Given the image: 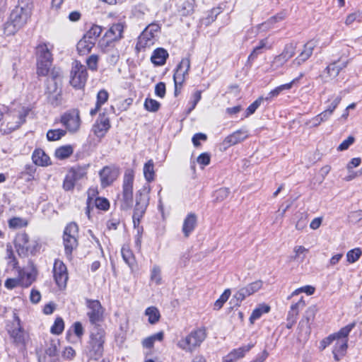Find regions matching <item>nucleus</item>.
<instances>
[{
	"instance_id": "nucleus-1",
	"label": "nucleus",
	"mask_w": 362,
	"mask_h": 362,
	"mask_svg": "<svg viewBox=\"0 0 362 362\" xmlns=\"http://www.w3.org/2000/svg\"><path fill=\"white\" fill-rule=\"evenodd\" d=\"M206 336L207 334L205 328L199 327L192 329L187 335L182 336L176 345L182 351L187 353H192L200 347Z\"/></svg>"
},
{
	"instance_id": "nucleus-2",
	"label": "nucleus",
	"mask_w": 362,
	"mask_h": 362,
	"mask_svg": "<svg viewBox=\"0 0 362 362\" xmlns=\"http://www.w3.org/2000/svg\"><path fill=\"white\" fill-rule=\"evenodd\" d=\"M6 329L12 343L16 346L25 349L30 336L21 326L20 318L16 315H14L13 321L7 325Z\"/></svg>"
},
{
	"instance_id": "nucleus-3",
	"label": "nucleus",
	"mask_w": 362,
	"mask_h": 362,
	"mask_svg": "<svg viewBox=\"0 0 362 362\" xmlns=\"http://www.w3.org/2000/svg\"><path fill=\"white\" fill-rule=\"evenodd\" d=\"M15 246L20 255L35 254L40 250V245L35 240H30L25 233H19L15 239Z\"/></svg>"
},
{
	"instance_id": "nucleus-4",
	"label": "nucleus",
	"mask_w": 362,
	"mask_h": 362,
	"mask_svg": "<svg viewBox=\"0 0 362 362\" xmlns=\"http://www.w3.org/2000/svg\"><path fill=\"white\" fill-rule=\"evenodd\" d=\"M134 177L133 170L128 169L125 171L121 199V208L123 209H129L132 204Z\"/></svg>"
},
{
	"instance_id": "nucleus-5",
	"label": "nucleus",
	"mask_w": 362,
	"mask_h": 362,
	"mask_svg": "<svg viewBox=\"0 0 362 362\" xmlns=\"http://www.w3.org/2000/svg\"><path fill=\"white\" fill-rule=\"evenodd\" d=\"M160 30L159 24L156 23L149 24L139 35L136 43V49L140 50L153 45Z\"/></svg>"
},
{
	"instance_id": "nucleus-6",
	"label": "nucleus",
	"mask_w": 362,
	"mask_h": 362,
	"mask_svg": "<svg viewBox=\"0 0 362 362\" xmlns=\"http://www.w3.org/2000/svg\"><path fill=\"white\" fill-rule=\"evenodd\" d=\"M78 226L75 223L68 224L64 230L63 242L65 253L68 257L71 255L73 250L76 249L78 245Z\"/></svg>"
},
{
	"instance_id": "nucleus-7",
	"label": "nucleus",
	"mask_w": 362,
	"mask_h": 362,
	"mask_svg": "<svg viewBox=\"0 0 362 362\" xmlns=\"http://www.w3.org/2000/svg\"><path fill=\"white\" fill-rule=\"evenodd\" d=\"M88 73L84 65L79 62L75 61L72 64L71 71V85L75 88H83L87 81Z\"/></svg>"
},
{
	"instance_id": "nucleus-8",
	"label": "nucleus",
	"mask_w": 362,
	"mask_h": 362,
	"mask_svg": "<svg viewBox=\"0 0 362 362\" xmlns=\"http://www.w3.org/2000/svg\"><path fill=\"white\" fill-rule=\"evenodd\" d=\"M33 6L31 4L19 3L11 12L9 18L17 23L18 25L23 27L31 16Z\"/></svg>"
},
{
	"instance_id": "nucleus-9",
	"label": "nucleus",
	"mask_w": 362,
	"mask_h": 362,
	"mask_svg": "<svg viewBox=\"0 0 362 362\" xmlns=\"http://www.w3.org/2000/svg\"><path fill=\"white\" fill-rule=\"evenodd\" d=\"M105 332L103 330L97 329L95 332H92L90 340L89 354L91 358H99L103 351Z\"/></svg>"
},
{
	"instance_id": "nucleus-10",
	"label": "nucleus",
	"mask_w": 362,
	"mask_h": 362,
	"mask_svg": "<svg viewBox=\"0 0 362 362\" xmlns=\"http://www.w3.org/2000/svg\"><path fill=\"white\" fill-rule=\"evenodd\" d=\"M87 316L91 324H97L103 320L104 308L98 300L86 299Z\"/></svg>"
},
{
	"instance_id": "nucleus-11",
	"label": "nucleus",
	"mask_w": 362,
	"mask_h": 362,
	"mask_svg": "<svg viewBox=\"0 0 362 362\" xmlns=\"http://www.w3.org/2000/svg\"><path fill=\"white\" fill-rule=\"evenodd\" d=\"M53 275L57 285L59 288H64L69 279L66 265L59 259H56L54 263Z\"/></svg>"
},
{
	"instance_id": "nucleus-12",
	"label": "nucleus",
	"mask_w": 362,
	"mask_h": 362,
	"mask_svg": "<svg viewBox=\"0 0 362 362\" xmlns=\"http://www.w3.org/2000/svg\"><path fill=\"white\" fill-rule=\"evenodd\" d=\"M99 47L102 52L105 54V60L109 66H115L118 62L120 54L117 48L114 44H107L106 41L100 40Z\"/></svg>"
},
{
	"instance_id": "nucleus-13",
	"label": "nucleus",
	"mask_w": 362,
	"mask_h": 362,
	"mask_svg": "<svg viewBox=\"0 0 362 362\" xmlns=\"http://www.w3.org/2000/svg\"><path fill=\"white\" fill-rule=\"evenodd\" d=\"M61 122L70 132H76L81 125L79 112L77 110H72L64 113L61 117Z\"/></svg>"
},
{
	"instance_id": "nucleus-14",
	"label": "nucleus",
	"mask_w": 362,
	"mask_h": 362,
	"mask_svg": "<svg viewBox=\"0 0 362 362\" xmlns=\"http://www.w3.org/2000/svg\"><path fill=\"white\" fill-rule=\"evenodd\" d=\"M190 69V60L189 58H183L177 65L175 72L173 75L175 90V94L177 95V85H182L185 80L186 76Z\"/></svg>"
},
{
	"instance_id": "nucleus-15",
	"label": "nucleus",
	"mask_w": 362,
	"mask_h": 362,
	"mask_svg": "<svg viewBox=\"0 0 362 362\" xmlns=\"http://www.w3.org/2000/svg\"><path fill=\"white\" fill-rule=\"evenodd\" d=\"M111 127L110 119L105 114H100L92 127V132L98 138H103Z\"/></svg>"
},
{
	"instance_id": "nucleus-16",
	"label": "nucleus",
	"mask_w": 362,
	"mask_h": 362,
	"mask_svg": "<svg viewBox=\"0 0 362 362\" xmlns=\"http://www.w3.org/2000/svg\"><path fill=\"white\" fill-rule=\"evenodd\" d=\"M60 343L57 339H51L46 343L43 362H58Z\"/></svg>"
},
{
	"instance_id": "nucleus-17",
	"label": "nucleus",
	"mask_w": 362,
	"mask_h": 362,
	"mask_svg": "<svg viewBox=\"0 0 362 362\" xmlns=\"http://www.w3.org/2000/svg\"><path fill=\"white\" fill-rule=\"evenodd\" d=\"M119 173V170L115 167H104L99 173L103 187L110 185L117 178Z\"/></svg>"
},
{
	"instance_id": "nucleus-18",
	"label": "nucleus",
	"mask_w": 362,
	"mask_h": 362,
	"mask_svg": "<svg viewBox=\"0 0 362 362\" xmlns=\"http://www.w3.org/2000/svg\"><path fill=\"white\" fill-rule=\"evenodd\" d=\"M124 28V25L122 23L113 24L100 40L106 41L107 44H113L115 41L119 40L122 37Z\"/></svg>"
},
{
	"instance_id": "nucleus-19",
	"label": "nucleus",
	"mask_w": 362,
	"mask_h": 362,
	"mask_svg": "<svg viewBox=\"0 0 362 362\" xmlns=\"http://www.w3.org/2000/svg\"><path fill=\"white\" fill-rule=\"evenodd\" d=\"M197 226V216L193 212L189 213L184 218L182 227V232L185 238H188L195 230Z\"/></svg>"
},
{
	"instance_id": "nucleus-20",
	"label": "nucleus",
	"mask_w": 362,
	"mask_h": 362,
	"mask_svg": "<svg viewBox=\"0 0 362 362\" xmlns=\"http://www.w3.org/2000/svg\"><path fill=\"white\" fill-rule=\"evenodd\" d=\"M316 42L310 40L308 42L303 46V49L301 51L300 54L293 60V63L298 66H300L305 62L312 55L313 52L316 47Z\"/></svg>"
},
{
	"instance_id": "nucleus-21",
	"label": "nucleus",
	"mask_w": 362,
	"mask_h": 362,
	"mask_svg": "<svg viewBox=\"0 0 362 362\" xmlns=\"http://www.w3.org/2000/svg\"><path fill=\"white\" fill-rule=\"evenodd\" d=\"M253 346V344H247L233 349L223 358V362H235L237 360L244 357L245 354L248 352Z\"/></svg>"
},
{
	"instance_id": "nucleus-22",
	"label": "nucleus",
	"mask_w": 362,
	"mask_h": 362,
	"mask_svg": "<svg viewBox=\"0 0 362 362\" xmlns=\"http://www.w3.org/2000/svg\"><path fill=\"white\" fill-rule=\"evenodd\" d=\"M248 137L247 131L239 129L228 136L223 141V144L228 146L235 145Z\"/></svg>"
},
{
	"instance_id": "nucleus-23",
	"label": "nucleus",
	"mask_w": 362,
	"mask_h": 362,
	"mask_svg": "<svg viewBox=\"0 0 362 362\" xmlns=\"http://www.w3.org/2000/svg\"><path fill=\"white\" fill-rule=\"evenodd\" d=\"M296 46L293 43L286 45L283 52L274 59V62L281 65L284 64L288 59L292 58L296 54Z\"/></svg>"
},
{
	"instance_id": "nucleus-24",
	"label": "nucleus",
	"mask_w": 362,
	"mask_h": 362,
	"mask_svg": "<svg viewBox=\"0 0 362 362\" xmlns=\"http://www.w3.org/2000/svg\"><path fill=\"white\" fill-rule=\"evenodd\" d=\"M336 343L334 346L332 353L335 361H340L345 356L348 347V339L335 340Z\"/></svg>"
},
{
	"instance_id": "nucleus-25",
	"label": "nucleus",
	"mask_w": 362,
	"mask_h": 362,
	"mask_svg": "<svg viewBox=\"0 0 362 362\" xmlns=\"http://www.w3.org/2000/svg\"><path fill=\"white\" fill-rule=\"evenodd\" d=\"M168 57V52L163 48H157L153 52L151 60L153 64L157 66L163 65Z\"/></svg>"
},
{
	"instance_id": "nucleus-26",
	"label": "nucleus",
	"mask_w": 362,
	"mask_h": 362,
	"mask_svg": "<svg viewBox=\"0 0 362 362\" xmlns=\"http://www.w3.org/2000/svg\"><path fill=\"white\" fill-rule=\"evenodd\" d=\"M33 162L40 166H46L50 164L49 157L42 149H36L32 156Z\"/></svg>"
},
{
	"instance_id": "nucleus-27",
	"label": "nucleus",
	"mask_w": 362,
	"mask_h": 362,
	"mask_svg": "<svg viewBox=\"0 0 362 362\" xmlns=\"http://www.w3.org/2000/svg\"><path fill=\"white\" fill-rule=\"evenodd\" d=\"M37 60L52 61V54L47 43H40L36 47Z\"/></svg>"
},
{
	"instance_id": "nucleus-28",
	"label": "nucleus",
	"mask_w": 362,
	"mask_h": 362,
	"mask_svg": "<svg viewBox=\"0 0 362 362\" xmlns=\"http://www.w3.org/2000/svg\"><path fill=\"white\" fill-rule=\"evenodd\" d=\"M346 64L347 62H334L327 66L326 71L330 78H334L346 66Z\"/></svg>"
},
{
	"instance_id": "nucleus-29",
	"label": "nucleus",
	"mask_w": 362,
	"mask_h": 362,
	"mask_svg": "<svg viewBox=\"0 0 362 362\" xmlns=\"http://www.w3.org/2000/svg\"><path fill=\"white\" fill-rule=\"evenodd\" d=\"M121 252L125 263L127 264L132 269H133L136 265V259L132 251L129 249V247L128 245H124L122 247Z\"/></svg>"
},
{
	"instance_id": "nucleus-30",
	"label": "nucleus",
	"mask_w": 362,
	"mask_h": 362,
	"mask_svg": "<svg viewBox=\"0 0 362 362\" xmlns=\"http://www.w3.org/2000/svg\"><path fill=\"white\" fill-rule=\"evenodd\" d=\"M88 167L89 165L74 166L69 170L68 173L78 181L86 175Z\"/></svg>"
},
{
	"instance_id": "nucleus-31",
	"label": "nucleus",
	"mask_w": 362,
	"mask_h": 362,
	"mask_svg": "<svg viewBox=\"0 0 362 362\" xmlns=\"http://www.w3.org/2000/svg\"><path fill=\"white\" fill-rule=\"evenodd\" d=\"M95 44L86 37H83L77 44V50L80 54H86L89 53Z\"/></svg>"
},
{
	"instance_id": "nucleus-32",
	"label": "nucleus",
	"mask_w": 362,
	"mask_h": 362,
	"mask_svg": "<svg viewBox=\"0 0 362 362\" xmlns=\"http://www.w3.org/2000/svg\"><path fill=\"white\" fill-rule=\"evenodd\" d=\"M52 61L50 60H37V74L39 76H47L52 66Z\"/></svg>"
},
{
	"instance_id": "nucleus-33",
	"label": "nucleus",
	"mask_w": 362,
	"mask_h": 362,
	"mask_svg": "<svg viewBox=\"0 0 362 362\" xmlns=\"http://www.w3.org/2000/svg\"><path fill=\"white\" fill-rule=\"evenodd\" d=\"M308 252V249L302 245H297L293 247L294 255L291 258L294 261L303 262Z\"/></svg>"
},
{
	"instance_id": "nucleus-34",
	"label": "nucleus",
	"mask_w": 362,
	"mask_h": 362,
	"mask_svg": "<svg viewBox=\"0 0 362 362\" xmlns=\"http://www.w3.org/2000/svg\"><path fill=\"white\" fill-rule=\"evenodd\" d=\"M270 310V307L266 304H261L257 308H256L252 313L250 317V321L252 324L254 322L259 319L262 314L267 313Z\"/></svg>"
},
{
	"instance_id": "nucleus-35",
	"label": "nucleus",
	"mask_w": 362,
	"mask_h": 362,
	"mask_svg": "<svg viewBox=\"0 0 362 362\" xmlns=\"http://www.w3.org/2000/svg\"><path fill=\"white\" fill-rule=\"evenodd\" d=\"M356 323L352 322L351 324L347 325L346 326L340 329V330L332 334L334 339L335 340L338 339H348V336L350 332L355 327Z\"/></svg>"
},
{
	"instance_id": "nucleus-36",
	"label": "nucleus",
	"mask_w": 362,
	"mask_h": 362,
	"mask_svg": "<svg viewBox=\"0 0 362 362\" xmlns=\"http://www.w3.org/2000/svg\"><path fill=\"white\" fill-rule=\"evenodd\" d=\"M145 315L148 316V321L151 325H154L158 322L160 317L158 309L154 306L148 307L146 308Z\"/></svg>"
},
{
	"instance_id": "nucleus-37",
	"label": "nucleus",
	"mask_w": 362,
	"mask_h": 362,
	"mask_svg": "<svg viewBox=\"0 0 362 362\" xmlns=\"http://www.w3.org/2000/svg\"><path fill=\"white\" fill-rule=\"evenodd\" d=\"M144 175L147 182H151L154 180V163L152 160H149L144 164Z\"/></svg>"
},
{
	"instance_id": "nucleus-38",
	"label": "nucleus",
	"mask_w": 362,
	"mask_h": 362,
	"mask_svg": "<svg viewBox=\"0 0 362 362\" xmlns=\"http://www.w3.org/2000/svg\"><path fill=\"white\" fill-rule=\"evenodd\" d=\"M163 332H159L155 334H153L144 339L142 341V345L145 348L151 349L153 346L154 342L156 341H161L163 339Z\"/></svg>"
},
{
	"instance_id": "nucleus-39",
	"label": "nucleus",
	"mask_w": 362,
	"mask_h": 362,
	"mask_svg": "<svg viewBox=\"0 0 362 362\" xmlns=\"http://www.w3.org/2000/svg\"><path fill=\"white\" fill-rule=\"evenodd\" d=\"M102 33V28L99 25H93L88 31L84 35L86 39L90 40L91 42L96 43L98 37Z\"/></svg>"
},
{
	"instance_id": "nucleus-40",
	"label": "nucleus",
	"mask_w": 362,
	"mask_h": 362,
	"mask_svg": "<svg viewBox=\"0 0 362 362\" xmlns=\"http://www.w3.org/2000/svg\"><path fill=\"white\" fill-rule=\"evenodd\" d=\"M25 115H18L16 117H13L12 120L7 121V127L9 131H13L18 129L24 122Z\"/></svg>"
},
{
	"instance_id": "nucleus-41",
	"label": "nucleus",
	"mask_w": 362,
	"mask_h": 362,
	"mask_svg": "<svg viewBox=\"0 0 362 362\" xmlns=\"http://www.w3.org/2000/svg\"><path fill=\"white\" fill-rule=\"evenodd\" d=\"M291 89V84H283L281 85L276 88H275L274 90H271L267 95L264 98V100L269 101L272 100L274 98L277 97L283 90H289Z\"/></svg>"
},
{
	"instance_id": "nucleus-42",
	"label": "nucleus",
	"mask_w": 362,
	"mask_h": 362,
	"mask_svg": "<svg viewBox=\"0 0 362 362\" xmlns=\"http://www.w3.org/2000/svg\"><path fill=\"white\" fill-rule=\"evenodd\" d=\"M73 153V148L71 146H63L56 149L55 156L59 159H64Z\"/></svg>"
},
{
	"instance_id": "nucleus-43",
	"label": "nucleus",
	"mask_w": 362,
	"mask_h": 362,
	"mask_svg": "<svg viewBox=\"0 0 362 362\" xmlns=\"http://www.w3.org/2000/svg\"><path fill=\"white\" fill-rule=\"evenodd\" d=\"M21 28L22 27L18 25L17 23H15L14 21L9 18L8 21L4 24V32L6 35H13Z\"/></svg>"
},
{
	"instance_id": "nucleus-44",
	"label": "nucleus",
	"mask_w": 362,
	"mask_h": 362,
	"mask_svg": "<svg viewBox=\"0 0 362 362\" xmlns=\"http://www.w3.org/2000/svg\"><path fill=\"white\" fill-rule=\"evenodd\" d=\"M21 286L24 287L30 286L35 281V276L31 273H25L23 271H19Z\"/></svg>"
},
{
	"instance_id": "nucleus-45",
	"label": "nucleus",
	"mask_w": 362,
	"mask_h": 362,
	"mask_svg": "<svg viewBox=\"0 0 362 362\" xmlns=\"http://www.w3.org/2000/svg\"><path fill=\"white\" fill-rule=\"evenodd\" d=\"M148 205V204H141V203H138V202L136 203V205L134 207V214H133V219H134V224L136 223V221L139 222L140 218L144 214Z\"/></svg>"
},
{
	"instance_id": "nucleus-46",
	"label": "nucleus",
	"mask_w": 362,
	"mask_h": 362,
	"mask_svg": "<svg viewBox=\"0 0 362 362\" xmlns=\"http://www.w3.org/2000/svg\"><path fill=\"white\" fill-rule=\"evenodd\" d=\"M230 289H226L224 292L221 295L219 298L216 300V302L214 304V310H220L224 303L228 300L230 296Z\"/></svg>"
},
{
	"instance_id": "nucleus-47",
	"label": "nucleus",
	"mask_w": 362,
	"mask_h": 362,
	"mask_svg": "<svg viewBox=\"0 0 362 362\" xmlns=\"http://www.w3.org/2000/svg\"><path fill=\"white\" fill-rule=\"evenodd\" d=\"M62 90H58L54 93L47 94L48 102L53 106H58L61 105L62 101Z\"/></svg>"
},
{
	"instance_id": "nucleus-48",
	"label": "nucleus",
	"mask_w": 362,
	"mask_h": 362,
	"mask_svg": "<svg viewBox=\"0 0 362 362\" xmlns=\"http://www.w3.org/2000/svg\"><path fill=\"white\" fill-rule=\"evenodd\" d=\"M230 190L228 188L222 187L214 193V202H221L225 200L229 195Z\"/></svg>"
},
{
	"instance_id": "nucleus-49",
	"label": "nucleus",
	"mask_w": 362,
	"mask_h": 362,
	"mask_svg": "<svg viewBox=\"0 0 362 362\" xmlns=\"http://www.w3.org/2000/svg\"><path fill=\"white\" fill-rule=\"evenodd\" d=\"M310 322L305 321V320H300L298 324V329L300 332V336H303L305 338H307L311 332V327H310Z\"/></svg>"
},
{
	"instance_id": "nucleus-50",
	"label": "nucleus",
	"mask_w": 362,
	"mask_h": 362,
	"mask_svg": "<svg viewBox=\"0 0 362 362\" xmlns=\"http://www.w3.org/2000/svg\"><path fill=\"white\" fill-rule=\"evenodd\" d=\"M66 134V131L57 129H50L47 133V138L49 141H57Z\"/></svg>"
},
{
	"instance_id": "nucleus-51",
	"label": "nucleus",
	"mask_w": 362,
	"mask_h": 362,
	"mask_svg": "<svg viewBox=\"0 0 362 362\" xmlns=\"http://www.w3.org/2000/svg\"><path fill=\"white\" fill-rule=\"evenodd\" d=\"M250 293L245 287L240 288L233 296V300H235L236 305H240V303L244 300L247 297L250 296Z\"/></svg>"
},
{
	"instance_id": "nucleus-52",
	"label": "nucleus",
	"mask_w": 362,
	"mask_h": 362,
	"mask_svg": "<svg viewBox=\"0 0 362 362\" xmlns=\"http://www.w3.org/2000/svg\"><path fill=\"white\" fill-rule=\"evenodd\" d=\"M148 192L146 189L144 188L137 192L136 194V203H141V204H148Z\"/></svg>"
},
{
	"instance_id": "nucleus-53",
	"label": "nucleus",
	"mask_w": 362,
	"mask_h": 362,
	"mask_svg": "<svg viewBox=\"0 0 362 362\" xmlns=\"http://www.w3.org/2000/svg\"><path fill=\"white\" fill-rule=\"evenodd\" d=\"M362 252L360 248H354L349 250L346 254V259L349 263H354L360 258Z\"/></svg>"
},
{
	"instance_id": "nucleus-54",
	"label": "nucleus",
	"mask_w": 362,
	"mask_h": 362,
	"mask_svg": "<svg viewBox=\"0 0 362 362\" xmlns=\"http://www.w3.org/2000/svg\"><path fill=\"white\" fill-rule=\"evenodd\" d=\"M160 106V103L152 98H146L144 102V107L149 112H157Z\"/></svg>"
},
{
	"instance_id": "nucleus-55",
	"label": "nucleus",
	"mask_w": 362,
	"mask_h": 362,
	"mask_svg": "<svg viewBox=\"0 0 362 362\" xmlns=\"http://www.w3.org/2000/svg\"><path fill=\"white\" fill-rule=\"evenodd\" d=\"M151 281L156 285H159L161 283L160 269L157 265H154L151 269Z\"/></svg>"
},
{
	"instance_id": "nucleus-56",
	"label": "nucleus",
	"mask_w": 362,
	"mask_h": 362,
	"mask_svg": "<svg viewBox=\"0 0 362 362\" xmlns=\"http://www.w3.org/2000/svg\"><path fill=\"white\" fill-rule=\"evenodd\" d=\"M264 101V97L258 98L255 101H254L246 110L245 111V117H249L252 115L256 110L260 106L261 103Z\"/></svg>"
},
{
	"instance_id": "nucleus-57",
	"label": "nucleus",
	"mask_w": 362,
	"mask_h": 362,
	"mask_svg": "<svg viewBox=\"0 0 362 362\" xmlns=\"http://www.w3.org/2000/svg\"><path fill=\"white\" fill-rule=\"evenodd\" d=\"M62 82L47 81L46 94L52 93L62 90Z\"/></svg>"
},
{
	"instance_id": "nucleus-58",
	"label": "nucleus",
	"mask_w": 362,
	"mask_h": 362,
	"mask_svg": "<svg viewBox=\"0 0 362 362\" xmlns=\"http://www.w3.org/2000/svg\"><path fill=\"white\" fill-rule=\"evenodd\" d=\"M64 328V323L61 317H57L51 327V332L55 334H61Z\"/></svg>"
},
{
	"instance_id": "nucleus-59",
	"label": "nucleus",
	"mask_w": 362,
	"mask_h": 362,
	"mask_svg": "<svg viewBox=\"0 0 362 362\" xmlns=\"http://www.w3.org/2000/svg\"><path fill=\"white\" fill-rule=\"evenodd\" d=\"M27 225V221L18 217L12 218L8 221L9 227L13 228H22Z\"/></svg>"
},
{
	"instance_id": "nucleus-60",
	"label": "nucleus",
	"mask_w": 362,
	"mask_h": 362,
	"mask_svg": "<svg viewBox=\"0 0 362 362\" xmlns=\"http://www.w3.org/2000/svg\"><path fill=\"white\" fill-rule=\"evenodd\" d=\"M76 180L69 174L67 173L63 182V188L66 191L74 189Z\"/></svg>"
},
{
	"instance_id": "nucleus-61",
	"label": "nucleus",
	"mask_w": 362,
	"mask_h": 362,
	"mask_svg": "<svg viewBox=\"0 0 362 362\" xmlns=\"http://www.w3.org/2000/svg\"><path fill=\"white\" fill-rule=\"evenodd\" d=\"M263 286V282L261 280H257L254 282H252L245 286L247 290L250 295H252L255 293L257 292L259 290L262 288Z\"/></svg>"
},
{
	"instance_id": "nucleus-62",
	"label": "nucleus",
	"mask_w": 362,
	"mask_h": 362,
	"mask_svg": "<svg viewBox=\"0 0 362 362\" xmlns=\"http://www.w3.org/2000/svg\"><path fill=\"white\" fill-rule=\"evenodd\" d=\"M361 22L362 21V13L360 11H356L346 16L345 24L346 25H351L354 22Z\"/></svg>"
},
{
	"instance_id": "nucleus-63",
	"label": "nucleus",
	"mask_w": 362,
	"mask_h": 362,
	"mask_svg": "<svg viewBox=\"0 0 362 362\" xmlns=\"http://www.w3.org/2000/svg\"><path fill=\"white\" fill-rule=\"evenodd\" d=\"M99 57L97 54H92L86 59V64L89 69L96 71L98 69V64Z\"/></svg>"
},
{
	"instance_id": "nucleus-64",
	"label": "nucleus",
	"mask_w": 362,
	"mask_h": 362,
	"mask_svg": "<svg viewBox=\"0 0 362 362\" xmlns=\"http://www.w3.org/2000/svg\"><path fill=\"white\" fill-rule=\"evenodd\" d=\"M95 204L98 209L104 211L107 210L110 207L109 201L107 199L103 197L96 198L95 200Z\"/></svg>"
}]
</instances>
